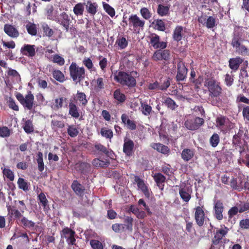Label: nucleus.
Here are the masks:
<instances>
[{
	"mask_svg": "<svg viewBox=\"0 0 249 249\" xmlns=\"http://www.w3.org/2000/svg\"><path fill=\"white\" fill-rule=\"evenodd\" d=\"M125 25H127V21L123 20ZM145 21L137 16L136 14L131 15L128 18V26L130 29H132L133 32L136 34H140L141 31L144 30Z\"/></svg>",
	"mask_w": 249,
	"mask_h": 249,
	"instance_id": "1",
	"label": "nucleus"
},
{
	"mask_svg": "<svg viewBox=\"0 0 249 249\" xmlns=\"http://www.w3.org/2000/svg\"><path fill=\"white\" fill-rule=\"evenodd\" d=\"M114 80L122 86L129 88L134 87L136 85V80L130 74L120 71L114 75Z\"/></svg>",
	"mask_w": 249,
	"mask_h": 249,
	"instance_id": "2",
	"label": "nucleus"
},
{
	"mask_svg": "<svg viewBox=\"0 0 249 249\" xmlns=\"http://www.w3.org/2000/svg\"><path fill=\"white\" fill-rule=\"evenodd\" d=\"M70 75L74 82H80L85 77V71L83 67H78L76 63L72 62L69 67Z\"/></svg>",
	"mask_w": 249,
	"mask_h": 249,
	"instance_id": "3",
	"label": "nucleus"
},
{
	"mask_svg": "<svg viewBox=\"0 0 249 249\" xmlns=\"http://www.w3.org/2000/svg\"><path fill=\"white\" fill-rule=\"evenodd\" d=\"M205 86L208 89L210 97H217L222 92V89L219 86V83L214 79H208L205 81Z\"/></svg>",
	"mask_w": 249,
	"mask_h": 249,
	"instance_id": "4",
	"label": "nucleus"
},
{
	"mask_svg": "<svg viewBox=\"0 0 249 249\" xmlns=\"http://www.w3.org/2000/svg\"><path fill=\"white\" fill-rule=\"evenodd\" d=\"M204 123V120L199 117L189 116L184 123L186 128L190 130H197Z\"/></svg>",
	"mask_w": 249,
	"mask_h": 249,
	"instance_id": "5",
	"label": "nucleus"
},
{
	"mask_svg": "<svg viewBox=\"0 0 249 249\" xmlns=\"http://www.w3.org/2000/svg\"><path fill=\"white\" fill-rule=\"evenodd\" d=\"M16 97L24 108L29 110L32 109L34 105V96L30 91L28 92V94L25 97L19 92L16 94Z\"/></svg>",
	"mask_w": 249,
	"mask_h": 249,
	"instance_id": "6",
	"label": "nucleus"
},
{
	"mask_svg": "<svg viewBox=\"0 0 249 249\" xmlns=\"http://www.w3.org/2000/svg\"><path fill=\"white\" fill-rule=\"evenodd\" d=\"M75 232L68 227H65L60 232L61 239L65 238L69 245H75Z\"/></svg>",
	"mask_w": 249,
	"mask_h": 249,
	"instance_id": "7",
	"label": "nucleus"
},
{
	"mask_svg": "<svg viewBox=\"0 0 249 249\" xmlns=\"http://www.w3.org/2000/svg\"><path fill=\"white\" fill-rule=\"evenodd\" d=\"M229 231V228L224 225L223 228L216 230V231L214 232V236L212 238V245L214 246L218 245L220 242H222V240L225 243L226 239H224V237L227 234Z\"/></svg>",
	"mask_w": 249,
	"mask_h": 249,
	"instance_id": "8",
	"label": "nucleus"
},
{
	"mask_svg": "<svg viewBox=\"0 0 249 249\" xmlns=\"http://www.w3.org/2000/svg\"><path fill=\"white\" fill-rule=\"evenodd\" d=\"M8 216L9 220H11L12 217L17 220L18 223L19 220L23 217L22 213L24 212V209L19 208V210L17 209L15 206H7Z\"/></svg>",
	"mask_w": 249,
	"mask_h": 249,
	"instance_id": "9",
	"label": "nucleus"
},
{
	"mask_svg": "<svg viewBox=\"0 0 249 249\" xmlns=\"http://www.w3.org/2000/svg\"><path fill=\"white\" fill-rule=\"evenodd\" d=\"M224 204L221 200H214L213 208V214L215 219L221 221L223 219Z\"/></svg>",
	"mask_w": 249,
	"mask_h": 249,
	"instance_id": "10",
	"label": "nucleus"
},
{
	"mask_svg": "<svg viewBox=\"0 0 249 249\" xmlns=\"http://www.w3.org/2000/svg\"><path fill=\"white\" fill-rule=\"evenodd\" d=\"M148 38L150 39V44L156 49H164L167 47V42L160 41V37L155 33H152Z\"/></svg>",
	"mask_w": 249,
	"mask_h": 249,
	"instance_id": "11",
	"label": "nucleus"
},
{
	"mask_svg": "<svg viewBox=\"0 0 249 249\" xmlns=\"http://www.w3.org/2000/svg\"><path fill=\"white\" fill-rule=\"evenodd\" d=\"M170 58V51L168 50L159 49L153 53L152 58L155 61L164 60L168 61Z\"/></svg>",
	"mask_w": 249,
	"mask_h": 249,
	"instance_id": "12",
	"label": "nucleus"
},
{
	"mask_svg": "<svg viewBox=\"0 0 249 249\" xmlns=\"http://www.w3.org/2000/svg\"><path fill=\"white\" fill-rule=\"evenodd\" d=\"M239 30H235L233 33V36L231 42V45L234 48L238 47L242 44V42L244 40L243 37L242 27H239L238 28Z\"/></svg>",
	"mask_w": 249,
	"mask_h": 249,
	"instance_id": "13",
	"label": "nucleus"
},
{
	"mask_svg": "<svg viewBox=\"0 0 249 249\" xmlns=\"http://www.w3.org/2000/svg\"><path fill=\"white\" fill-rule=\"evenodd\" d=\"M54 21L64 27L66 32L69 31L71 21L70 17L66 12L61 13L59 17H57Z\"/></svg>",
	"mask_w": 249,
	"mask_h": 249,
	"instance_id": "14",
	"label": "nucleus"
},
{
	"mask_svg": "<svg viewBox=\"0 0 249 249\" xmlns=\"http://www.w3.org/2000/svg\"><path fill=\"white\" fill-rule=\"evenodd\" d=\"M188 70L185 66V64L182 61H179L177 64V74L176 80L177 81L184 80L187 77Z\"/></svg>",
	"mask_w": 249,
	"mask_h": 249,
	"instance_id": "15",
	"label": "nucleus"
},
{
	"mask_svg": "<svg viewBox=\"0 0 249 249\" xmlns=\"http://www.w3.org/2000/svg\"><path fill=\"white\" fill-rule=\"evenodd\" d=\"M123 151L127 156H131L134 152V142L129 138H124Z\"/></svg>",
	"mask_w": 249,
	"mask_h": 249,
	"instance_id": "16",
	"label": "nucleus"
},
{
	"mask_svg": "<svg viewBox=\"0 0 249 249\" xmlns=\"http://www.w3.org/2000/svg\"><path fill=\"white\" fill-rule=\"evenodd\" d=\"M203 208V206H197L195 208V219L197 225L199 227H202L204 225L206 218Z\"/></svg>",
	"mask_w": 249,
	"mask_h": 249,
	"instance_id": "17",
	"label": "nucleus"
},
{
	"mask_svg": "<svg viewBox=\"0 0 249 249\" xmlns=\"http://www.w3.org/2000/svg\"><path fill=\"white\" fill-rule=\"evenodd\" d=\"M71 188L77 196L82 197L85 191V187L81 184L77 180H74L71 184Z\"/></svg>",
	"mask_w": 249,
	"mask_h": 249,
	"instance_id": "18",
	"label": "nucleus"
},
{
	"mask_svg": "<svg viewBox=\"0 0 249 249\" xmlns=\"http://www.w3.org/2000/svg\"><path fill=\"white\" fill-rule=\"evenodd\" d=\"M20 53L24 55L33 57L36 53V46L35 45L24 44L20 49Z\"/></svg>",
	"mask_w": 249,
	"mask_h": 249,
	"instance_id": "19",
	"label": "nucleus"
},
{
	"mask_svg": "<svg viewBox=\"0 0 249 249\" xmlns=\"http://www.w3.org/2000/svg\"><path fill=\"white\" fill-rule=\"evenodd\" d=\"M122 123L126 125L127 128L130 130H134L137 128L136 122L129 118L127 114L123 113L121 117Z\"/></svg>",
	"mask_w": 249,
	"mask_h": 249,
	"instance_id": "20",
	"label": "nucleus"
},
{
	"mask_svg": "<svg viewBox=\"0 0 249 249\" xmlns=\"http://www.w3.org/2000/svg\"><path fill=\"white\" fill-rule=\"evenodd\" d=\"M134 180L137 183L138 188L141 189L145 197L149 198L150 197V193L148 187L144 183V181L138 176L135 177Z\"/></svg>",
	"mask_w": 249,
	"mask_h": 249,
	"instance_id": "21",
	"label": "nucleus"
},
{
	"mask_svg": "<svg viewBox=\"0 0 249 249\" xmlns=\"http://www.w3.org/2000/svg\"><path fill=\"white\" fill-rule=\"evenodd\" d=\"M185 29L182 26L177 25L175 27L172 35L174 40L177 42L180 41L183 37Z\"/></svg>",
	"mask_w": 249,
	"mask_h": 249,
	"instance_id": "22",
	"label": "nucleus"
},
{
	"mask_svg": "<svg viewBox=\"0 0 249 249\" xmlns=\"http://www.w3.org/2000/svg\"><path fill=\"white\" fill-rule=\"evenodd\" d=\"M4 31L9 36L12 38H17L19 35L17 29L11 24H5Z\"/></svg>",
	"mask_w": 249,
	"mask_h": 249,
	"instance_id": "23",
	"label": "nucleus"
},
{
	"mask_svg": "<svg viewBox=\"0 0 249 249\" xmlns=\"http://www.w3.org/2000/svg\"><path fill=\"white\" fill-rule=\"evenodd\" d=\"M84 5L88 14L92 16L96 14L98 7V4L96 2H92L91 0H89L84 3Z\"/></svg>",
	"mask_w": 249,
	"mask_h": 249,
	"instance_id": "24",
	"label": "nucleus"
},
{
	"mask_svg": "<svg viewBox=\"0 0 249 249\" xmlns=\"http://www.w3.org/2000/svg\"><path fill=\"white\" fill-rule=\"evenodd\" d=\"M150 146L154 150L164 155H168L171 151L170 149L167 146L160 143H152Z\"/></svg>",
	"mask_w": 249,
	"mask_h": 249,
	"instance_id": "25",
	"label": "nucleus"
},
{
	"mask_svg": "<svg viewBox=\"0 0 249 249\" xmlns=\"http://www.w3.org/2000/svg\"><path fill=\"white\" fill-rule=\"evenodd\" d=\"M38 203L39 205L43 207V210L46 213H48L50 210L49 205L48 204V200H47L44 193L41 192L37 196Z\"/></svg>",
	"mask_w": 249,
	"mask_h": 249,
	"instance_id": "26",
	"label": "nucleus"
},
{
	"mask_svg": "<svg viewBox=\"0 0 249 249\" xmlns=\"http://www.w3.org/2000/svg\"><path fill=\"white\" fill-rule=\"evenodd\" d=\"M230 185L233 189L239 192L243 189V182L241 178H232L230 182Z\"/></svg>",
	"mask_w": 249,
	"mask_h": 249,
	"instance_id": "27",
	"label": "nucleus"
},
{
	"mask_svg": "<svg viewBox=\"0 0 249 249\" xmlns=\"http://www.w3.org/2000/svg\"><path fill=\"white\" fill-rule=\"evenodd\" d=\"M243 61V59L240 57L230 58L229 60V66L231 70L235 71L238 70Z\"/></svg>",
	"mask_w": 249,
	"mask_h": 249,
	"instance_id": "28",
	"label": "nucleus"
},
{
	"mask_svg": "<svg viewBox=\"0 0 249 249\" xmlns=\"http://www.w3.org/2000/svg\"><path fill=\"white\" fill-rule=\"evenodd\" d=\"M69 114L72 117L77 119L80 117L79 107L73 102H70L69 104Z\"/></svg>",
	"mask_w": 249,
	"mask_h": 249,
	"instance_id": "29",
	"label": "nucleus"
},
{
	"mask_svg": "<svg viewBox=\"0 0 249 249\" xmlns=\"http://www.w3.org/2000/svg\"><path fill=\"white\" fill-rule=\"evenodd\" d=\"M18 224L24 229H33L36 226V223L34 221L29 220L25 216H23L19 220Z\"/></svg>",
	"mask_w": 249,
	"mask_h": 249,
	"instance_id": "30",
	"label": "nucleus"
},
{
	"mask_svg": "<svg viewBox=\"0 0 249 249\" xmlns=\"http://www.w3.org/2000/svg\"><path fill=\"white\" fill-rule=\"evenodd\" d=\"M195 155V150L193 149L185 148L181 152V158L185 161L191 160Z\"/></svg>",
	"mask_w": 249,
	"mask_h": 249,
	"instance_id": "31",
	"label": "nucleus"
},
{
	"mask_svg": "<svg viewBox=\"0 0 249 249\" xmlns=\"http://www.w3.org/2000/svg\"><path fill=\"white\" fill-rule=\"evenodd\" d=\"M170 5L159 4L157 8V13L161 17L167 16L170 14Z\"/></svg>",
	"mask_w": 249,
	"mask_h": 249,
	"instance_id": "32",
	"label": "nucleus"
},
{
	"mask_svg": "<svg viewBox=\"0 0 249 249\" xmlns=\"http://www.w3.org/2000/svg\"><path fill=\"white\" fill-rule=\"evenodd\" d=\"M76 101L78 102L79 105H81L83 107H85L88 103L87 96L85 93L83 92L77 91L76 94Z\"/></svg>",
	"mask_w": 249,
	"mask_h": 249,
	"instance_id": "33",
	"label": "nucleus"
},
{
	"mask_svg": "<svg viewBox=\"0 0 249 249\" xmlns=\"http://www.w3.org/2000/svg\"><path fill=\"white\" fill-rule=\"evenodd\" d=\"M170 78L168 77H162L160 79L159 86L160 89L166 90L170 85Z\"/></svg>",
	"mask_w": 249,
	"mask_h": 249,
	"instance_id": "34",
	"label": "nucleus"
},
{
	"mask_svg": "<svg viewBox=\"0 0 249 249\" xmlns=\"http://www.w3.org/2000/svg\"><path fill=\"white\" fill-rule=\"evenodd\" d=\"M153 178L158 187L162 190L163 185H162V184L165 182V177L162 174L158 173L154 175Z\"/></svg>",
	"mask_w": 249,
	"mask_h": 249,
	"instance_id": "35",
	"label": "nucleus"
},
{
	"mask_svg": "<svg viewBox=\"0 0 249 249\" xmlns=\"http://www.w3.org/2000/svg\"><path fill=\"white\" fill-rule=\"evenodd\" d=\"M128 41L125 37L124 36H119L116 40L115 46L118 45V49L123 50L125 49L128 46Z\"/></svg>",
	"mask_w": 249,
	"mask_h": 249,
	"instance_id": "36",
	"label": "nucleus"
},
{
	"mask_svg": "<svg viewBox=\"0 0 249 249\" xmlns=\"http://www.w3.org/2000/svg\"><path fill=\"white\" fill-rule=\"evenodd\" d=\"M78 168L81 173L86 175L90 171V164L85 162H82L78 164Z\"/></svg>",
	"mask_w": 249,
	"mask_h": 249,
	"instance_id": "37",
	"label": "nucleus"
},
{
	"mask_svg": "<svg viewBox=\"0 0 249 249\" xmlns=\"http://www.w3.org/2000/svg\"><path fill=\"white\" fill-rule=\"evenodd\" d=\"M92 165L97 167H101V168H106L108 165L110 164L109 161L107 160H100L99 159L96 158L93 160L92 161Z\"/></svg>",
	"mask_w": 249,
	"mask_h": 249,
	"instance_id": "38",
	"label": "nucleus"
},
{
	"mask_svg": "<svg viewBox=\"0 0 249 249\" xmlns=\"http://www.w3.org/2000/svg\"><path fill=\"white\" fill-rule=\"evenodd\" d=\"M113 98L119 103H123L126 100L125 95L121 92L120 89H117L114 91Z\"/></svg>",
	"mask_w": 249,
	"mask_h": 249,
	"instance_id": "39",
	"label": "nucleus"
},
{
	"mask_svg": "<svg viewBox=\"0 0 249 249\" xmlns=\"http://www.w3.org/2000/svg\"><path fill=\"white\" fill-rule=\"evenodd\" d=\"M45 11L47 18L54 21L57 16L54 15V8L53 5H48L45 9Z\"/></svg>",
	"mask_w": 249,
	"mask_h": 249,
	"instance_id": "40",
	"label": "nucleus"
},
{
	"mask_svg": "<svg viewBox=\"0 0 249 249\" xmlns=\"http://www.w3.org/2000/svg\"><path fill=\"white\" fill-rule=\"evenodd\" d=\"M141 111L145 115H149L152 112V107L148 105L146 102L141 101Z\"/></svg>",
	"mask_w": 249,
	"mask_h": 249,
	"instance_id": "41",
	"label": "nucleus"
},
{
	"mask_svg": "<svg viewBox=\"0 0 249 249\" xmlns=\"http://www.w3.org/2000/svg\"><path fill=\"white\" fill-rule=\"evenodd\" d=\"M36 161L38 170L42 172L44 170V163L43 159V154L41 152H38L37 153Z\"/></svg>",
	"mask_w": 249,
	"mask_h": 249,
	"instance_id": "42",
	"label": "nucleus"
},
{
	"mask_svg": "<svg viewBox=\"0 0 249 249\" xmlns=\"http://www.w3.org/2000/svg\"><path fill=\"white\" fill-rule=\"evenodd\" d=\"M229 120L227 117L224 116L220 115L216 119V123L217 126L219 128H223L224 126L229 122Z\"/></svg>",
	"mask_w": 249,
	"mask_h": 249,
	"instance_id": "43",
	"label": "nucleus"
},
{
	"mask_svg": "<svg viewBox=\"0 0 249 249\" xmlns=\"http://www.w3.org/2000/svg\"><path fill=\"white\" fill-rule=\"evenodd\" d=\"M153 24L155 25L154 28L158 31L163 32L166 29L165 22L161 19L155 20Z\"/></svg>",
	"mask_w": 249,
	"mask_h": 249,
	"instance_id": "44",
	"label": "nucleus"
},
{
	"mask_svg": "<svg viewBox=\"0 0 249 249\" xmlns=\"http://www.w3.org/2000/svg\"><path fill=\"white\" fill-rule=\"evenodd\" d=\"M124 224L125 227V230L130 231H132L133 230V218L131 216H126L124 219Z\"/></svg>",
	"mask_w": 249,
	"mask_h": 249,
	"instance_id": "45",
	"label": "nucleus"
},
{
	"mask_svg": "<svg viewBox=\"0 0 249 249\" xmlns=\"http://www.w3.org/2000/svg\"><path fill=\"white\" fill-rule=\"evenodd\" d=\"M23 128L24 131L27 134H30L33 132L34 130V128L32 121L31 120H27L25 121L23 126Z\"/></svg>",
	"mask_w": 249,
	"mask_h": 249,
	"instance_id": "46",
	"label": "nucleus"
},
{
	"mask_svg": "<svg viewBox=\"0 0 249 249\" xmlns=\"http://www.w3.org/2000/svg\"><path fill=\"white\" fill-rule=\"evenodd\" d=\"M27 32L31 36H36L37 34V28L36 25L34 23L29 22L26 25Z\"/></svg>",
	"mask_w": 249,
	"mask_h": 249,
	"instance_id": "47",
	"label": "nucleus"
},
{
	"mask_svg": "<svg viewBox=\"0 0 249 249\" xmlns=\"http://www.w3.org/2000/svg\"><path fill=\"white\" fill-rule=\"evenodd\" d=\"M17 183L19 188L22 189L24 191H28L30 189L29 184L28 182L23 178H19L18 179Z\"/></svg>",
	"mask_w": 249,
	"mask_h": 249,
	"instance_id": "48",
	"label": "nucleus"
},
{
	"mask_svg": "<svg viewBox=\"0 0 249 249\" xmlns=\"http://www.w3.org/2000/svg\"><path fill=\"white\" fill-rule=\"evenodd\" d=\"M164 103L167 107L172 110H175L178 107V105L176 104L175 101L170 97L166 98L164 100Z\"/></svg>",
	"mask_w": 249,
	"mask_h": 249,
	"instance_id": "49",
	"label": "nucleus"
},
{
	"mask_svg": "<svg viewBox=\"0 0 249 249\" xmlns=\"http://www.w3.org/2000/svg\"><path fill=\"white\" fill-rule=\"evenodd\" d=\"M67 133L68 135L72 137H75L79 134L78 128L74 125H69L67 129Z\"/></svg>",
	"mask_w": 249,
	"mask_h": 249,
	"instance_id": "50",
	"label": "nucleus"
},
{
	"mask_svg": "<svg viewBox=\"0 0 249 249\" xmlns=\"http://www.w3.org/2000/svg\"><path fill=\"white\" fill-rule=\"evenodd\" d=\"M140 13L142 18L145 20H148L152 16V14L146 7H142L140 10Z\"/></svg>",
	"mask_w": 249,
	"mask_h": 249,
	"instance_id": "51",
	"label": "nucleus"
},
{
	"mask_svg": "<svg viewBox=\"0 0 249 249\" xmlns=\"http://www.w3.org/2000/svg\"><path fill=\"white\" fill-rule=\"evenodd\" d=\"M84 3H78L73 8V12L76 16L82 15L84 10Z\"/></svg>",
	"mask_w": 249,
	"mask_h": 249,
	"instance_id": "52",
	"label": "nucleus"
},
{
	"mask_svg": "<svg viewBox=\"0 0 249 249\" xmlns=\"http://www.w3.org/2000/svg\"><path fill=\"white\" fill-rule=\"evenodd\" d=\"M103 6L104 10L112 18L115 15V9L109 4L103 2Z\"/></svg>",
	"mask_w": 249,
	"mask_h": 249,
	"instance_id": "53",
	"label": "nucleus"
},
{
	"mask_svg": "<svg viewBox=\"0 0 249 249\" xmlns=\"http://www.w3.org/2000/svg\"><path fill=\"white\" fill-rule=\"evenodd\" d=\"M179 194L181 198L184 202H188L191 199V195L187 193L183 188L179 189Z\"/></svg>",
	"mask_w": 249,
	"mask_h": 249,
	"instance_id": "54",
	"label": "nucleus"
},
{
	"mask_svg": "<svg viewBox=\"0 0 249 249\" xmlns=\"http://www.w3.org/2000/svg\"><path fill=\"white\" fill-rule=\"evenodd\" d=\"M216 25V19L213 16H209L207 17L205 26L208 29H212Z\"/></svg>",
	"mask_w": 249,
	"mask_h": 249,
	"instance_id": "55",
	"label": "nucleus"
},
{
	"mask_svg": "<svg viewBox=\"0 0 249 249\" xmlns=\"http://www.w3.org/2000/svg\"><path fill=\"white\" fill-rule=\"evenodd\" d=\"M53 78L59 82H63L65 80L63 73L59 70H54L53 72Z\"/></svg>",
	"mask_w": 249,
	"mask_h": 249,
	"instance_id": "56",
	"label": "nucleus"
},
{
	"mask_svg": "<svg viewBox=\"0 0 249 249\" xmlns=\"http://www.w3.org/2000/svg\"><path fill=\"white\" fill-rule=\"evenodd\" d=\"M51 127L53 129L56 128L61 129L65 127V124L63 121L56 120H53L51 121Z\"/></svg>",
	"mask_w": 249,
	"mask_h": 249,
	"instance_id": "57",
	"label": "nucleus"
},
{
	"mask_svg": "<svg viewBox=\"0 0 249 249\" xmlns=\"http://www.w3.org/2000/svg\"><path fill=\"white\" fill-rule=\"evenodd\" d=\"M2 173L6 178L9 179L10 181H13L14 179V174L13 172L9 168H4L2 169Z\"/></svg>",
	"mask_w": 249,
	"mask_h": 249,
	"instance_id": "58",
	"label": "nucleus"
},
{
	"mask_svg": "<svg viewBox=\"0 0 249 249\" xmlns=\"http://www.w3.org/2000/svg\"><path fill=\"white\" fill-rule=\"evenodd\" d=\"M100 133L101 135L106 139H111L113 136V131L111 129H107L106 128H102Z\"/></svg>",
	"mask_w": 249,
	"mask_h": 249,
	"instance_id": "59",
	"label": "nucleus"
},
{
	"mask_svg": "<svg viewBox=\"0 0 249 249\" xmlns=\"http://www.w3.org/2000/svg\"><path fill=\"white\" fill-rule=\"evenodd\" d=\"M220 138L217 133H214L210 139V143L212 147H215L219 142Z\"/></svg>",
	"mask_w": 249,
	"mask_h": 249,
	"instance_id": "60",
	"label": "nucleus"
},
{
	"mask_svg": "<svg viewBox=\"0 0 249 249\" xmlns=\"http://www.w3.org/2000/svg\"><path fill=\"white\" fill-rule=\"evenodd\" d=\"M11 134V130L8 127L5 126H0V137H8Z\"/></svg>",
	"mask_w": 249,
	"mask_h": 249,
	"instance_id": "61",
	"label": "nucleus"
},
{
	"mask_svg": "<svg viewBox=\"0 0 249 249\" xmlns=\"http://www.w3.org/2000/svg\"><path fill=\"white\" fill-rule=\"evenodd\" d=\"M89 244L93 249H103V244L99 240L92 239L90 241Z\"/></svg>",
	"mask_w": 249,
	"mask_h": 249,
	"instance_id": "62",
	"label": "nucleus"
},
{
	"mask_svg": "<svg viewBox=\"0 0 249 249\" xmlns=\"http://www.w3.org/2000/svg\"><path fill=\"white\" fill-rule=\"evenodd\" d=\"M242 136V132H240V131L238 132L237 134H235L232 139V144L235 146H239V144L241 143V137Z\"/></svg>",
	"mask_w": 249,
	"mask_h": 249,
	"instance_id": "63",
	"label": "nucleus"
},
{
	"mask_svg": "<svg viewBox=\"0 0 249 249\" xmlns=\"http://www.w3.org/2000/svg\"><path fill=\"white\" fill-rule=\"evenodd\" d=\"M236 52L239 54L242 55H246L249 50L247 47L243 44L240 45L238 47L235 48Z\"/></svg>",
	"mask_w": 249,
	"mask_h": 249,
	"instance_id": "64",
	"label": "nucleus"
}]
</instances>
